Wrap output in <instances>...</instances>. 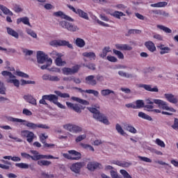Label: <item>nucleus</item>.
<instances>
[{
  "label": "nucleus",
  "mask_w": 178,
  "mask_h": 178,
  "mask_svg": "<svg viewBox=\"0 0 178 178\" xmlns=\"http://www.w3.org/2000/svg\"><path fill=\"white\" fill-rule=\"evenodd\" d=\"M7 120L8 122H13V123H24V126L28 127L31 130H36V129H49V127L44 124H35L26 120H22L20 118H15L13 117H8Z\"/></svg>",
  "instance_id": "1"
},
{
  "label": "nucleus",
  "mask_w": 178,
  "mask_h": 178,
  "mask_svg": "<svg viewBox=\"0 0 178 178\" xmlns=\"http://www.w3.org/2000/svg\"><path fill=\"white\" fill-rule=\"evenodd\" d=\"M58 96L56 95H44L42 97V99L39 101V104L42 105H46L47 108L49 107V105L47 104V101H49V102H53L55 105H57L58 108L60 109H65V106L58 102Z\"/></svg>",
  "instance_id": "2"
},
{
  "label": "nucleus",
  "mask_w": 178,
  "mask_h": 178,
  "mask_svg": "<svg viewBox=\"0 0 178 178\" xmlns=\"http://www.w3.org/2000/svg\"><path fill=\"white\" fill-rule=\"evenodd\" d=\"M88 109L90 112L93 113L94 119H95L98 122H101V123H104V124H106L107 126L111 124L106 116H105V115L102 113H100L99 111H98L97 108L88 107Z\"/></svg>",
  "instance_id": "3"
},
{
  "label": "nucleus",
  "mask_w": 178,
  "mask_h": 178,
  "mask_svg": "<svg viewBox=\"0 0 178 178\" xmlns=\"http://www.w3.org/2000/svg\"><path fill=\"white\" fill-rule=\"evenodd\" d=\"M2 76H6V82L10 84H13L15 87L19 88L20 87V81L16 79V76L13 75L12 72L9 71H3L1 72Z\"/></svg>",
  "instance_id": "4"
},
{
  "label": "nucleus",
  "mask_w": 178,
  "mask_h": 178,
  "mask_svg": "<svg viewBox=\"0 0 178 178\" xmlns=\"http://www.w3.org/2000/svg\"><path fill=\"white\" fill-rule=\"evenodd\" d=\"M153 102L158 105L160 109H163V111H170V112H176V110L172 107H169L168 106V103L162 99H154Z\"/></svg>",
  "instance_id": "5"
},
{
  "label": "nucleus",
  "mask_w": 178,
  "mask_h": 178,
  "mask_svg": "<svg viewBox=\"0 0 178 178\" xmlns=\"http://www.w3.org/2000/svg\"><path fill=\"white\" fill-rule=\"evenodd\" d=\"M59 24L60 26H61V27H63V29H66L68 31H70L71 33H76V31H79V30H80L77 25L66 21H61L60 22Z\"/></svg>",
  "instance_id": "6"
},
{
  "label": "nucleus",
  "mask_w": 178,
  "mask_h": 178,
  "mask_svg": "<svg viewBox=\"0 0 178 178\" xmlns=\"http://www.w3.org/2000/svg\"><path fill=\"white\" fill-rule=\"evenodd\" d=\"M70 155H74V157ZM63 156L66 158V159H70L71 161H79V159H81V154L76 150H69L68 154L63 153Z\"/></svg>",
  "instance_id": "7"
},
{
  "label": "nucleus",
  "mask_w": 178,
  "mask_h": 178,
  "mask_svg": "<svg viewBox=\"0 0 178 178\" xmlns=\"http://www.w3.org/2000/svg\"><path fill=\"white\" fill-rule=\"evenodd\" d=\"M21 137L23 138H26V141L31 144L34 139L37 137L34 132L29 131V130H22L21 131Z\"/></svg>",
  "instance_id": "8"
},
{
  "label": "nucleus",
  "mask_w": 178,
  "mask_h": 178,
  "mask_svg": "<svg viewBox=\"0 0 178 178\" xmlns=\"http://www.w3.org/2000/svg\"><path fill=\"white\" fill-rule=\"evenodd\" d=\"M51 47H67V48L73 49V45L70 44L68 41L62 40H54L50 42Z\"/></svg>",
  "instance_id": "9"
},
{
  "label": "nucleus",
  "mask_w": 178,
  "mask_h": 178,
  "mask_svg": "<svg viewBox=\"0 0 178 178\" xmlns=\"http://www.w3.org/2000/svg\"><path fill=\"white\" fill-rule=\"evenodd\" d=\"M67 8H69L70 10H72L74 13H76V15H78L79 17H81L82 19H85V20H89L90 17H88V14H87V13L84 12L81 9L76 10V8L73 7V6H70V5H68Z\"/></svg>",
  "instance_id": "10"
},
{
  "label": "nucleus",
  "mask_w": 178,
  "mask_h": 178,
  "mask_svg": "<svg viewBox=\"0 0 178 178\" xmlns=\"http://www.w3.org/2000/svg\"><path fill=\"white\" fill-rule=\"evenodd\" d=\"M80 69V65H76L73 66L72 67H63L62 69V72L63 74L65 76H69L72 74H75V73H77Z\"/></svg>",
  "instance_id": "11"
},
{
  "label": "nucleus",
  "mask_w": 178,
  "mask_h": 178,
  "mask_svg": "<svg viewBox=\"0 0 178 178\" xmlns=\"http://www.w3.org/2000/svg\"><path fill=\"white\" fill-rule=\"evenodd\" d=\"M51 59L48 57V55L45 54L43 51H38L37 53V60L38 63H45V62H48V60Z\"/></svg>",
  "instance_id": "12"
},
{
  "label": "nucleus",
  "mask_w": 178,
  "mask_h": 178,
  "mask_svg": "<svg viewBox=\"0 0 178 178\" xmlns=\"http://www.w3.org/2000/svg\"><path fill=\"white\" fill-rule=\"evenodd\" d=\"M138 88H144L146 91H149L150 92H158L159 89H158V86H154L152 88V85H147L140 83L137 85Z\"/></svg>",
  "instance_id": "13"
},
{
  "label": "nucleus",
  "mask_w": 178,
  "mask_h": 178,
  "mask_svg": "<svg viewBox=\"0 0 178 178\" xmlns=\"http://www.w3.org/2000/svg\"><path fill=\"white\" fill-rule=\"evenodd\" d=\"M53 15L56 17H61V19H65V20H68V22H74L73 18L66 15V14L63 13L62 11L55 12Z\"/></svg>",
  "instance_id": "14"
},
{
  "label": "nucleus",
  "mask_w": 178,
  "mask_h": 178,
  "mask_svg": "<svg viewBox=\"0 0 178 178\" xmlns=\"http://www.w3.org/2000/svg\"><path fill=\"white\" fill-rule=\"evenodd\" d=\"M164 97L165 99L168 101V102H170V104H177L178 102L177 97L172 93H165L164 94Z\"/></svg>",
  "instance_id": "15"
},
{
  "label": "nucleus",
  "mask_w": 178,
  "mask_h": 178,
  "mask_svg": "<svg viewBox=\"0 0 178 178\" xmlns=\"http://www.w3.org/2000/svg\"><path fill=\"white\" fill-rule=\"evenodd\" d=\"M66 105L67 108L70 109H72V111H74V112H76V113H81V108L77 104H73L70 103L69 102H66Z\"/></svg>",
  "instance_id": "16"
},
{
  "label": "nucleus",
  "mask_w": 178,
  "mask_h": 178,
  "mask_svg": "<svg viewBox=\"0 0 178 178\" xmlns=\"http://www.w3.org/2000/svg\"><path fill=\"white\" fill-rule=\"evenodd\" d=\"M85 81L86 84L89 86H97V79H95V76L90 75L86 77Z\"/></svg>",
  "instance_id": "17"
},
{
  "label": "nucleus",
  "mask_w": 178,
  "mask_h": 178,
  "mask_svg": "<svg viewBox=\"0 0 178 178\" xmlns=\"http://www.w3.org/2000/svg\"><path fill=\"white\" fill-rule=\"evenodd\" d=\"M23 98L26 102H29V104H31V105H34L35 106L37 105V99L34 98L33 95H25Z\"/></svg>",
  "instance_id": "18"
},
{
  "label": "nucleus",
  "mask_w": 178,
  "mask_h": 178,
  "mask_svg": "<svg viewBox=\"0 0 178 178\" xmlns=\"http://www.w3.org/2000/svg\"><path fill=\"white\" fill-rule=\"evenodd\" d=\"M115 48L120 51H131L133 47L127 44H117Z\"/></svg>",
  "instance_id": "19"
},
{
  "label": "nucleus",
  "mask_w": 178,
  "mask_h": 178,
  "mask_svg": "<svg viewBox=\"0 0 178 178\" xmlns=\"http://www.w3.org/2000/svg\"><path fill=\"white\" fill-rule=\"evenodd\" d=\"M81 168H83V163H76L71 166V170L74 173H80Z\"/></svg>",
  "instance_id": "20"
},
{
  "label": "nucleus",
  "mask_w": 178,
  "mask_h": 178,
  "mask_svg": "<svg viewBox=\"0 0 178 178\" xmlns=\"http://www.w3.org/2000/svg\"><path fill=\"white\" fill-rule=\"evenodd\" d=\"M145 47H146V48L150 52H155V51H156V47H155V44H154L151 40L146 42L145 43Z\"/></svg>",
  "instance_id": "21"
},
{
  "label": "nucleus",
  "mask_w": 178,
  "mask_h": 178,
  "mask_svg": "<svg viewBox=\"0 0 178 178\" xmlns=\"http://www.w3.org/2000/svg\"><path fill=\"white\" fill-rule=\"evenodd\" d=\"M20 23H23V24H25L26 26H29V27H31V24H30V19H29V17H27L18 18L17 19V24H20Z\"/></svg>",
  "instance_id": "22"
},
{
  "label": "nucleus",
  "mask_w": 178,
  "mask_h": 178,
  "mask_svg": "<svg viewBox=\"0 0 178 178\" xmlns=\"http://www.w3.org/2000/svg\"><path fill=\"white\" fill-rule=\"evenodd\" d=\"M157 48L160 49V54L165 55V54H169L170 52V48L168 47H165L163 44H159L157 46Z\"/></svg>",
  "instance_id": "23"
},
{
  "label": "nucleus",
  "mask_w": 178,
  "mask_h": 178,
  "mask_svg": "<svg viewBox=\"0 0 178 178\" xmlns=\"http://www.w3.org/2000/svg\"><path fill=\"white\" fill-rule=\"evenodd\" d=\"M1 162L5 164L0 163L1 169H4L5 170H9L10 169V166H12V163L10 161H8L6 160H1Z\"/></svg>",
  "instance_id": "24"
},
{
  "label": "nucleus",
  "mask_w": 178,
  "mask_h": 178,
  "mask_svg": "<svg viewBox=\"0 0 178 178\" xmlns=\"http://www.w3.org/2000/svg\"><path fill=\"white\" fill-rule=\"evenodd\" d=\"M99 166H101V164H99V163H97L95 161L90 162L87 165V168H88V170H95V169H98V168H99Z\"/></svg>",
  "instance_id": "25"
},
{
  "label": "nucleus",
  "mask_w": 178,
  "mask_h": 178,
  "mask_svg": "<svg viewBox=\"0 0 178 178\" xmlns=\"http://www.w3.org/2000/svg\"><path fill=\"white\" fill-rule=\"evenodd\" d=\"M83 56H85V58H88L90 60H95V58H97V56L95 55V53L92 51H86L83 53Z\"/></svg>",
  "instance_id": "26"
},
{
  "label": "nucleus",
  "mask_w": 178,
  "mask_h": 178,
  "mask_svg": "<svg viewBox=\"0 0 178 178\" xmlns=\"http://www.w3.org/2000/svg\"><path fill=\"white\" fill-rule=\"evenodd\" d=\"M0 10L4 13V15H8L9 16H13V13L9 10L6 6L0 4Z\"/></svg>",
  "instance_id": "27"
},
{
  "label": "nucleus",
  "mask_w": 178,
  "mask_h": 178,
  "mask_svg": "<svg viewBox=\"0 0 178 178\" xmlns=\"http://www.w3.org/2000/svg\"><path fill=\"white\" fill-rule=\"evenodd\" d=\"M6 30L9 35L14 37V38H17V39L19 38V33L16 32L15 30H13L12 28L7 27Z\"/></svg>",
  "instance_id": "28"
},
{
  "label": "nucleus",
  "mask_w": 178,
  "mask_h": 178,
  "mask_svg": "<svg viewBox=\"0 0 178 178\" xmlns=\"http://www.w3.org/2000/svg\"><path fill=\"white\" fill-rule=\"evenodd\" d=\"M111 16H113V17H115V19H120L122 17L126 16V14H124L122 11H114L113 13H110Z\"/></svg>",
  "instance_id": "29"
},
{
  "label": "nucleus",
  "mask_w": 178,
  "mask_h": 178,
  "mask_svg": "<svg viewBox=\"0 0 178 178\" xmlns=\"http://www.w3.org/2000/svg\"><path fill=\"white\" fill-rule=\"evenodd\" d=\"M71 99H72V101L79 102V104H81L82 105H90V103L87 100H84L83 99L76 97H72Z\"/></svg>",
  "instance_id": "30"
},
{
  "label": "nucleus",
  "mask_w": 178,
  "mask_h": 178,
  "mask_svg": "<svg viewBox=\"0 0 178 178\" xmlns=\"http://www.w3.org/2000/svg\"><path fill=\"white\" fill-rule=\"evenodd\" d=\"M100 92H101L102 97H108V95H111V94H113V95H115V91L110 89L102 90Z\"/></svg>",
  "instance_id": "31"
},
{
  "label": "nucleus",
  "mask_w": 178,
  "mask_h": 178,
  "mask_svg": "<svg viewBox=\"0 0 178 178\" xmlns=\"http://www.w3.org/2000/svg\"><path fill=\"white\" fill-rule=\"evenodd\" d=\"M166 6H168V2L166 1H160L150 5L152 8H165Z\"/></svg>",
  "instance_id": "32"
},
{
  "label": "nucleus",
  "mask_w": 178,
  "mask_h": 178,
  "mask_svg": "<svg viewBox=\"0 0 178 178\" xmlns=\"http://www.w3.org/2000/svg\"><path fill=\"white\" fill-rule=\"evenodd\" d=\"M75 44L76 47H79V48H84V47H86V41L80 38H76Z\"/></svg>",
  "instance_id": "33"
},
{
  "label": "nucleus",
  "mask_w": 178,
  "mask_h": 178,
  "mask_svg": "<svg viewBox=\"0 0 178 178\" xmlns=\"http://www.w3.org/2000/svg\"><path fill=\"white\" fill-rule=\"evenodd\" d=\"M3 159H8V161H13V162H20L22 159L19 156H3Z\"/></svg>",
  "instance_id": "34"
},
{
  "label": "nucleus",
  "mask_w": 178,
  "mask_h": 178,
  "mask_svg": "<svg viewBox=\"0 0 178 178\" xmlns=\"http://www.w3.org/2000/svg\"><path fill=\"white\" fill-rule=\"evenodd\" d=\"M111 51L112 50L111 49V47H106L103 49L102 53L99 54V56L100 58H105L108 55V52Z\"/></svg>",
  "instance_id": "35"
},
{
  "label": "nucleus",
  "mask_w": 178,
  "mask_h": 178,
  "mask_svg": "<svg viewBox=\"0 0 178 178\" xmlns=\"http://www.w3.org/2000/svg\"><path fill=\"white\" fill-rule=\"evenodd\" d=\"M138 116L145 120H149V122H152V118L151 116L145 114V113L139 112Z\"/></svg>",
  "instance_id": "36"
},
{
  "label": "nucleus",
  "mask_w": 178,
  "mask_h": 178,
  "mask_svg": "<svg viewBox=\"0 0 178 178\" xmlns=\"http://www.w3.org/2000/svg\"><path fill=\"white\" fill-rule=\"evenodd\" d=\"M115 130H117L118 133L121 136H127V134L124 132V130H123V128H122V126L119 124H116Z\"/></svg>",
  "instance_id": "37"
},
{
  "label": "nucleus",
  "mask_w": 178,
  "mask_h": 178,
  "mask_svg": "<svg viewBox=\"0 0 178 178\" xmlns=\"http://www.w3.org/2000/svg\"><path fill=\"white\" fill-rule=\"evenodd\" d=\"M156 27L157 29H159V30H162V31H164V33H166L167 34H170L172 33V29L163 25H157Z\"/></svg>",
  "instance_id": "38"
},
{
  "label": "nucleus",
  "mask_w": 178,
  "mask_h": 178,
  "mask_svg": "<svg viewBox=\"0 0 178 178\" xmlns=\"http://www.w3.org/2000/svg\"><path fill=\"white\" fill-rule=\"evenodd\" d=\"M93 20H95V22H97V23H98V24H99V26H102L103 27H110L111 26L109 25V24H106L101 20H99L98 19V17L93 16L92 17Z\"/></svg>",
  "instance_id": "39"
},
{
  "label": "nucleus",
  "mask_w": 178,
  "mask_h": 178,
  "mask_svg": "<svg viewBox=\"0 0 178 178\" xmlns=\"http://www.w3.org/2000/svg\"><path fill=\"white\" fill-rule=\"evenodd\" d=\"M26 33L32 37V38H38L37 33L31 29L26 28Z\"/></svg>",
  "instance_id": "40"
},
{
  "label": "nucleus",
  "mask_w": 178,
  "mask_h": 178,
  "mask_svg": "<svg viewBox=\"0 0 178 178\" xmlns=\"http://www.w3.org/2000/svg\"><path fill=\"white\" fill-rule=\"evenodd\" d=\"M52 163L48 160H39L38 161V165L39 166H49Z\"/></svg>",
  "instance_id": "41"
},
{
  "label": "nucleus",
  "mask_w": 178,
  "mask_h": 178,
  "mask_svg": "<svg viewBox=\"0 0 178 178\" xmlns=\"http://www.w3.org/2000/svg\"><path fill=\"white\" fill-rule=\"evenodd\" d=\"M15 166L19 169H29L30 168V165L26 163H15Z\"/></svg>",
  "instance_id": "42"
},
{
  "label": "nucleus",
  "mask_w": 178,
  "mask_h": 178,
  "mask_svg": "<svg viewBox=\"0 0 178 178\" xmlns=\"http://www.w3.org/2000/svg\"><path fill=\"white\" fill-rule=\"evenodd\" d=\"M58 97H60V98H70V95L69 93H62L60 91L56 90L54 91Z\"/></svg>",
  "instance_id": "43"
},
{
  "label": "nucleus",
  "mask_w": 178,
  "mask_h": 178,
  "mask_svg": "<svg viewBox=\"0 0 178 178\" xmlns=\"http://www.w3.org/2000/svg\"><path fill=\"white\" fill-rule=\"evenodd\" d=\"M55 63L56 66H65V65H66V61H63L62 57H58L55 59Z\"/></svg>",
  "instance_id": "44"
},
{
  "label": "nucleus",
  "mask_w": 178,
  "mask_h": 178,
  "mask_svg": "<svg viewBox=\"0 0 178 178\" xmlns=\"http://www.w3.org/2000/svg\"><path fill=\"white\" fill-rule=\"evenodd\" d=\"M39 138H40V141L42 143V144H45L47 143V140L48 138V135L45 134H40L39 135Z\"/></svg>",
  "instance_id": "45"
},
{
  "label": "nucleus",
  "mask_w": 178,
  "mask_h": 178,
  "mask_svg": "<svg viewBox=\"0 0 178 178\" xmlns=\"http://www.w3.org/2000/svg\"><path fill=\"white\" fill-rule=\"evenodd\" d=\"M13 10L15 12V13H20V12H23V8L16 3L13 4Z\"/></svg>",
  "instance_id": "46"
},
{
  "label": "nucleus",
  "mask_w": 178,
  "mask_h": 178,
  "mask_svg": "<svg viewBox=\"0 0 178 178\" xmlns=\"http://www.w3.org/2000/svg\"><path fill=\"white\" fill-rule=\"evenodd\" d=\"M51 56L54 59H58V58H62V56H63V54H62L61 53H59V52H58L56 51H53L51 53Z\"/></svg>",
  "instance_id": "47"
},
{
  "label": "nucleus",
  "mask_w": 178,
  "mask_h": 178,
  "mask_svg": "<svg viewBox=\"0 0 178 178\" xmlns=\"http://www.w3.org/2000/svg\"><path fill=\"white\" fill-rule=\"evenodd\" d=\"M144 106H145L144 101L137 100L136 102L135 109H140L141 108H144Z\"/></svg>",
  "instance_id": "48"
},
{
  "label": "nucleus",
  "mask_w": 178,
  "mask_h": 178,
  "mask_svg": "<svg viewBox=\"0 0 178 178\" xmlns=\"http://www.w3.org/2000/svg\"><path fill=\"white\" fill-rule=\"evenodd\" d=\"M81 147H82V148H83L84 149H89V151H92V152H94V151H95V149H94V147L91 146V145L81 143Z\"/></svg>",
  "instance_id": "49"
},
{
  "label": "nucleus",
  "mask_w": 178,
  "mask_h": 178,
  "mask_svg": "<svg viewBox=\"0 0 178 178\" xmlns=\"http://www.w3.org/2000/svg\"><path fill=\"white\" fill-rule=\"evenodd\" d=\"M126 130H127V131H129V133H132V134H136V133H137V129H136L134 127L130 124H127L126 126Z\"/></svg>",
  "instance_id": "50"
},
{
  "label": "nucleus",
  "mask_w": 178,
  "mask_h": 178,
  "mask_svg": "<svg viewBox=\"0 0 178 178\" xmlns=\"http://www.w3.org/2000/svg\"><path fill=\"white\" fill-rule=\"evenodd\" d=\"M46 63H47V65H43L40 67V69L42 70H45L47 69L48 70V69H49L48 67H49V66H51V65H52V59L49 58Z\"/></svg>",
  "instance_id": "51"
},
{
  "label": "nucleus",
  "mask_w": 178,
  "mask_h": 178,
  "mask_svg": "<svg viewBox=\"0 0 178 178\" xmlns=\"http://www.w3.org/2000/svg\"><path fill=\"white\" fill-rule=\"evenodd\" d=\"M113 51L115 55H117L118 59H124V55H123L122 51L116 49H113Z\"/></svg>",
  "instance_id": "52"
},
{
  "label": "nucleus",
  "mask_w": 178,
  "mask_h": 178,
  "mask_svg": "<svg viewBox=\"0 0 178 178\" xmlns=\"http://www.w3.org/2000/svg\"><path fill=\"white\" fill-rule=\"evenodd\" d=\"M83 131V128L79 127V125L74 124L72 127V133H80Z\"/></svg>",
  "instance_id": "53"
},
{
  "label": "nucleus",
  "mask_w": 178,
  "mask_h": 178,
  "mask_svg": "<svg viewBox=\"0 0 178 178\" xmlns=\"http://www.w3.org/2000/svg\"><path fill=\"white\" fill-rule=\"evenodd\" d=\"M16 75L19 77H22L23 79H29V77H30L29 74L21 71H16Z\"/></svg>",
  "instance_id": "54"
},
{
  "label": "nucleus",
  "mask_w": 178,
  "mask_h": 178,
  "mask_svg": "<svg viewBox=\"0 0 178 178\" xmlns=\"http://www.w3.org/2000/svg\"><path fill=\"white\" fill-rule=\"evenodd\" d=\"M155 143L159 145V147H161V148H165L166 147V145L165 144V142H163L162 140L159 138H156L155 140Z\"/></svg>",
  "instance_id": "55"
},
{
  "label": "nucleus",
  "mask_w": 178,
  "mask_h": 178,
  "mask_svg": "<svg viewBox=\"0 0 178 178\" xmlns=\"http://www.w3.org/2000/svg\"><path fill=\"white\" fill-rule=\"evenodd\" d=\"M73 126L74 124H65L63 125V129H65V130H67L68 131H70V133H72Z\"/></svg>",
  "instance_id": "56"
},
{
  "label": "nucleus",
  "mask_w": 178,
  "mask_h": 178,
  "mask_svg": "<svg viewBox=\"0 0 178 178\" xmlns=\"http://www.w3.org/2000/svg\"><path fill=\"white\" fill-rule=\"evenodd\" d=\"M138 159H140V161H142L143 162H147L148 163H151V162H152V160H151V159L146 156H138Z\"/></svg>",
  "instance_id": "57"
},
{
  "label": "nucleus",
  "mask_w": 178,
  "mask_h": 178,
  "mask_svg": "<svg viewBox=\"0 0 178 178\" xmlns=\"http://www.w3.org/2000/svg\"><path fill=\"white\" fill-rule=\"evenodd\" d=\"M87 138V135L86 134L83 135H79L76 139V143H80V141H83V140H86Z\"/></svg>",
  "instance_id": "58"
},
{
  "label": "nucleus",
  "mask_w": 178,
  "mask_h": 178,
  "mask_svg": "<svg viewBox=\"0 0 178 178\" xmlns=\"http://www.w3.org/2000/svg\"><path fill=\"white\" fill-rule=\"evenodd\" d=\"M118 74L119 76H121V77H126L127 79H130V77H131V74H127L123 71H119Z\"/></svg>",
  "instance_id": "59"
},
{
  "label": "nucleus",
  "mask_w": 178,
  "mask_h": 178,
  "mask_svg": "<svg viewBox=\"0 0 178 178\" xmlns=\"http://www.w3.org/2000/svg\"><path fill=\"white\" fill-rule=\"evenodd\" d=\"M119 166H121L122 168H129V166H131V163L123 161L118 163Z\"/></svg>",
  "instance_id": "60"
},
{
  "label": "nucleus",
  "mask_w": 178,
  "mask_h": 178,
  "mask_svg": "<svg viewBox=\"0 0 178 178\" xmlns=\"http://www.w3.org/2000/svg\"><path fill=\"white\" fill-rule=\"evenodd\" d=\"M22 52L26 56H31V55L34 54V51L33 50H29L27 49H24L22 50Z\"/></svg>",
  "instance_id": "61"
},
{
  "label": "nucleus",
  "mask_w": 178,
  "mask_h": 178,
  "mask_svg": "<svg viewBox=\"0 0 178 178\" xmlns=\"http://www.w3.org/2000/svg\"><path fill=\"white\" fill-rule=\"evenodd\" d=\"M45 155L44 154H38V155H35L33 157H32L33 161H40V159H44Z\"/></svg>",
  "instance_id": "62"
},
{
  "label": "nucleus",
  "mask_w": 178,
  "mask_h": 178,
  "mask_svg": "<svg viewBox=\"0 0 178 178\" xmlns=\"http://www.w3.org/2000/svg\"><path fill=\"white\" fill-rule=\"evenodd\" d=\"M106 59L108 60V62H113L114 63L118 62V58L113 56H108Z\"/></svg>",
  "instance_id": "63"
},
{
  "label": "nucleus",
  "mask_w": 178,
  "mask_h": 178,
  "mask_svg": "<svg viewBox=\"0 0 178 178\" xmlns=\"http://www.w3.org/2000/svg\"><path fill=\"white\" fill-rule=\"evenodd\" d=\"M172 129L174 130H178V119L175 118L174 124L172 125Z\"/></svg>",
  "instance_id": "64"
}]
</instances>
